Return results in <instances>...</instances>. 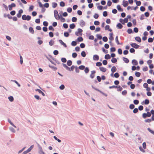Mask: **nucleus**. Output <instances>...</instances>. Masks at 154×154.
I'll use <instances>...</instances> for the list:
<instances>
[{"label":"nucleus","instance_id":"obj_3","mask_svg":"<svg viewBox=\"0 0 154 154\" xmlns=\"http://www.w3.org/2000/svg\"><path fill=\"white\" fill-rule=\"evenodd\" d=\"M38 146L39 149L38 151L39 154H46L43 150L42 147L39 144H38Z\"/></svg>","mask_w":154,"mask_h":154},{"label":"nucleus","instance_id":"obj_43","mask_svg":"<svg viewBox=\"0 0 154 154\" xmlns=\"http://www.w3.org/2000/svg\"><path fill=\"white\" fill-rule=\"evenodd\" d=\"M59 88L61 90H63L65 88V86L63 85H62L59 87Z\"/></svg>","mask_w":154,"mask_h":154},{"label":"nucleus","instance_id":"obj_1","mask_svg":"<svg viewBox=\"0 0 154 154\" xmlns=\"http://www.w3.org/2000/svg\"><path fill=\"white\" fill-rule=\"evenodd\" d=\"M8 122L13 127H9V129L13 133H15L16 132L15 129L17 128L16 126L10 120H8Z\"/></svg>","mask_w":154,"mask_h":154},{"label":"nucleus","instance_id":"obj_46","mask_svg":"<svg viewBox=\"0 0 154 154\" xmlns=\"http://www.w3.org/2000/svg\"><path fill=\"white\" fill-rule=\"evenodd\" d=\"M112 4V2H111L110 0H108L107 3V5L108 6H110Z\"/></svg>","mask_w":154,"mask_h":154},{"label":"nucleus","instance_id":"obj_31","mask_svg":"<svg viewBox=\"0 0 154 154\" xmlns=\"http://www.w3.org/2000/svg\"><path fill=\"white\" fill-rule=\"evenodd\" d=\"M29 30L30 32L31 33L33 34L34 33V31L33 30V28L31 27H30L29 28Z\"/></svg>","mask_w":154,"mask_h":154},{"label":"nucleus","instance_id":"obj_27","mask_svg":"<svg viewBox=\"0 0 154 154\" xmlns=\"http://www.w3.org/2000/svg\"><path fill=\"white\" fill-rule=\"evenodd\" d=\"M34 145H32L27 150L29 152H30L32 150V149L34 147Z\"/></svg>","mask_w":154,"mask_h":154},{"label":"nucleus","instance_id":"obj_15","mask_svg":"<svg viewBox=\"0 0 154 154\" xmlns=\"http://www.w3.org/2000/svg\"><path fill=\"white\" fill-rule=\"evenodd\" d=\"M99 69L101 71L103 72H105L106 71V69L103 67H100L99 68Z\"/></svg>","mask_w":154,"mask_h":154},{"label":"nucleus","instance_id":"obj_53","mask_svg":"<svg viewBox=\"0 0 154 154\" xmlns=\"http://www.w3.org/2000/svg\"><path fill=\"white\" fill-rule=\"evenodd\" d=\"M102 65V64L101 62H98L96 63V65L97 66H101Z\"/></svg>","mask_w":154,"mask_h":154},{"label":"nucleus","instance_id":"obj_29","mask_svg":"<svg viewBox=\"0 0 154 154\" xmlns=\"http://www.w3.org/2000/svg\"><path fill=\"white\" fill-rule=\"evenodd\" d=\"M105 58L106 59H109L110 58V56L109 54H107L105 55Z\"/></svg>","mask_w":154,"mask_h":154},{"label":"nucleus","instance_id":"obj_35","mask_svg":"<svg viewBox=\"0 0 154 154\" xmlns=\"http://www.w3.org/2000/svg\"><path fill=\"white\" fill-rule=\"evenodd\" d=\"M123 60L125 63H128L129 61L128 59L125 57L123 58Z\"/></svg>","mask_w":154,"mask_h":154},{"label":"nucleus","instance_id":"obj_2","mask_svg":"<svg viewBox=\"0 0 154 154\" xmlns=\"http://www.w3.org/2000/svg\"><path fill=\"white\" fill-rule=\"evenodd\" d=\"M22 19L24 20L29 21L31 19V17L29 15H26L25 14L23 15L22 17Z\"/></svg>","mask_w":154,"mask_h":154},{"label":"nucleus","instance_id":"obj_5","mask_svg":"<svg viewBox=\"0 0 154 154\" xmlns=\"http://www.w3.org/2000/svg\"><path fill=\"white\" fill-rule=\"evenodd\" d=\"M143 87L145 88H146V90L147 92L151 90L150 88L148 87V85L146 83H144L143 84Z\"/></svg>","mask_w":154,"mask_h":154},{"label":"nucleus","instance_id":"obj_57","mask_svg":"<svg viewBox=\"0 0 154 154\" xmlns=\"http://www.w3.org/2000/svg\"><path fill=\"white\" fill-rule=\"evenodd\" d=\"M72 9L71 8H68L67 9V11L69 13L71 12L72 11Z\"/></svg>","mask_w":154,"mask_h":154},{"label":"nucleus","instance_id":"obj_18","mask_svg":"<svg viewBox=\"0 0 154 154\" xmlns=\"http://www.w3.org/2000/svg\"><path fill=\"white\" fill-rule=\"evenodd\" d=\"M105 28L106 30H108L110 32H111L112 31L111 29H109V25H106L105 26Z\"/></svg>","mask_w":154,"mask_h":154},{"label":"nucleus","instance_id":"obj_48","mask_svg":"<svg viewBox=\"0 0 154 154\" xmlns=\"http://www.w3.org/2000/svg\"><path fill=\"white\" fill-rule=\"evenodd\" d=\"M77 20V18L75 17H72V21L73 22H75Z\"/></svg>","mask_w":154,"mask_h":154},{"label":"nucleus","instance_id":"obj_32","mask_svg":"<svg viewBox=\"0 0 154 154\" xmlns=\"http://www.w3.org/2000/svg\"><path fill=\"white\" fill-rule=\"evenodd\" d=\"M79 68L80 70H83L85 68V66L83 65H81L79 67Z\"/></svg>","mask_w":154,"mask_h":154},{"label":"nucleus","instance_id":"obj_64","mask_svg":"<svg viewBox=\"0 0 154 154\" xmlns=\"http://www.w3.org/2000/svg\"><path fill=\"white\" fill-rule=\"evenodd\" d=\"M99 17V15L97 14L96 13L94 15V17L95 19H97Z\"/></svg>","mask_w":154,"mask_h":154},{"label":"nucleus","instance_id":"obj_60","mask_svg":"<svg viewBox=\"0 0 154 154\" xmlns=\"http://www.w3.org/2000/svg\"><path fill=\"white\" fill-rule=\"evenodd\" d=\"M118 53L119 54H122V49L120 48L119 49H118Z\"/></svg>","mask_w":154,"mask_h":154},{"label":"nucleus","instance_id":"obj_42","mask_svg":"<svg viewBox=\"0 0 154 154\" xmlns=\"http://www.w3.org/2000/svg\"><path fill=\"white\" fill-rule=\"evenodd\" d=\"M20 63L21 64H22L23 63V57L22 56L20 55Z\"/></svg>","mask_w":154,"mask_h":154},{"label":"nucleus","instance_id":"obj_21","mask_svg":"<svg viewBox=\"0 0 154 154\" xmlns=\"http://www.w3.org/2000/svg\"><path fill=\"white\" fill-rule=\"evenodd\" d=\"M123 26L120 23H118L117 25V27L119 29H121L122 28Z\"/></svg>","mask_w":154,"mask_h":154},{"label":"nucleus","instance_id":"obj_55","mask_svg":"<svg viewBox=\"0 0 154 154\" xmlns=\"http://www.w3.org/2000/svg\"><path fill=\"white\" fill-rule=\"evenodd\" d=\"M89 69H88V67L85 68V70H84L85 72L86 73H88L89 72Z\"/></svg>","mask_w":154,"mask_h":154},{"label":"nucleus","instance_id":"obj_14","mask_svg":"<svg viewBox=\"0 0 154 154\" xmlns=\"http://www.w3.org/2000/svg\"><path fill=\"white\" fill-rule=\"evenodd\" d=\"M59 41L61 45L63 46L65 48L67 47V45H66L64 42H63L62 40H59Z\"/></svg>","mask_w":154,"mask_h":154},{"label":"nucleus","instance_id":"obj_45","mask_svg":"<svg viewBox=\"0 0 154 154\" xmlns=\"http://www.w3.org/2000/svg\"><path fill=\"white\" fill-rule=\"evenodd\" d=\"M77 40L79 42H82L83 40V39L82 37H79L77 38Z\"/></svg>","mask_w":154,"mask_h":154},{"label":"nucleus","instance_id":"obj_51","mask_svg":"<svg viewBox=\"0 0 154 154\" xmlns=\"http://www.w3.org/2000/svg\"><path fill=\"white\" fill-rule=\"evenodd\" d=\"M77 43L76 42L74 41H73L71 43V45L73 46H75L76 45Z\"/></svg>","mask_w":154,"mask_h":154},{"label":"nucleus","instance_id":"obj_9","mask_svg":"<svg viewBox=\"0 0 154 154\" xmlns=\"http://www.w3.org/2000/svg\"><path fill=\"white\" fill-rule=\"evenodd\" d=\"M131 45L132 47L134 48H137L139 47V45L134 43L131 44Z\"/></svg>","mask_w":154,"mask_h":154},{"label":"nucleus","instance_id":"obj_39","mask_svg":"<svg viewBox=\"0 0 154 154\" xmlns=\"http://www.w3.org/2000/svg\"><path fill=\"white\" fill-rule=\"evenodd\" d=\"M34 97L37 100H40L41 99L39 96L38 95H35L34 96Z\"/></svg>","mask_w":154,"mask_h":154},{"label":"nucleus","instance_id":"obj_63","mask_svg":"<svg viewBox=\"0 0 154 154\" xmlns=\"http://www.w3.org/2000/svg\"><path fill=\"white\" fill-rule=\"evenodd\" d=\"M63 26L65 29H67L68 27V25L66 23H64Z\"/></svg>","mask_w":154,"mask_h":154},{"label":"nucleus","instance_id":"obj_11","mask_svg":"<svg viewBox=\"0 0 154 154\" xmlns=\"http://www.w3.org/2000/svg\"><path fill=\"white\" fill-rule=\"evenodd\" d=\"M128 5V2L127 1L124 0L122 2V5L124 7H126Z\"/></svg>","mask_w":154,"mask_h":154},{"label":"nucleus","instance_id":"obj_16","mask_svg":"<svg viewBox=\"0 0 154 154\" xmlns=\"http://www.w3.org/2000/svg\"><path fill=\"white\" fill-rule=\"evenodd\" d=\"M109 39L110 41H112L113 40L114 38L113 37V34L112 33H110L109 34Z\"/></svg>","mask_w":154,"mask_h":154},{"label":"nucleus","instance_id":"obj_30","mask_svg":"<svg viewBox=\"0 0 154 154\" xmlns=\"http://www.w3.org/2000/svg\"><path fill=\"white\" fill-rule=\"evenodd\" d=\"M67 63L68 66H70L72 64V62L71 60H69L67 61Z\"/></svg>","mask_w":154,"mask_h":154},{"label":"nucleus","instance_id":"obj_50","mask_svg":"<svg viewBox=\"0 0 154 154\" xmlns=\"http://www.w3.org/2000/svg\"><path fill=\"white\" fill-rule=\"evenodd\" d=\"M142 146L143 147L144 149H145L146 148V143L145 142H143V143Z\"/></svg>","mask_w":154,"mask_h":154},{"label":"nucleus","instance_id":"obj_52","mask_svg":"<svg viewBox=\"0 0 154 154\" xmlns=\"http://www.w3.org/2000/svg\"><path fill=\"white\" fill-rule=\"evenodd\" d=\"M72 57L73 58H75L77 56V54L75 53H74L72 54Z\"/></svg>","mask_w":154,"mask_h":154},{"label":"nucleus","instance_id":"obj_38","mask_svg":"<svg viewBox=\"0 0 154 154\" xmlns=\"http://www.w3.org/2000/svg\"><path fill=\"white\" fill-rule=\"evenodd\" d=\"M69 27L71 29H74L75 27V25L74 23H72L70 25Z\"/></svg>","mask_w":154,"mask_h":154},{"label":"nucleus","instance_id":"obj_19","mask_svg":"<svg viewBox=\"0 0 154 154\" xmlns=\"http://www.w3.org/2000/svg\"><path fill=\"white\" fill-rule=\"evenodd\" d=\"M132 63L133 65H137L138 64V62L137 61L135 60H132Z\"/></svg>","mask_w":154,"mask_h":154},{"label":"nucleus","instance_id":"obj_25","mask_svg":"<svg viewBox=\"0 0 154 154\" xmlns=\"http://www.w3.org/2000/svg\"><path fill=\"white\" fill-rule=\"evenodd\" d=\"M135 39L138 42H140L141 40L140 38L139 37H136L135 38Z\"/></svg>","mask_w":154,"mask_h":154},{"label":"nucleus","instance_id":"obj_36","mask_svg":"<svg viewBox=\"0 0 154 154\" xmlns=\"http://www.w3.org/2000/svg\"><path fill=\"white\" fill-rule=\"evenodd\" d=\"M60 21L61 22H64L65 21V19L62 17L60 16Z\"/></svg>","mask_w":154,"mask_h":154},{"label":"nucleus","instance_id":"obj_44","mask_svg":"<svg viewBox=\"0 0 154 154\" xmlns=\"http://www.w3.org/2000/svg\"><path fill=\"white\" fill-rule=\"evenodd\" d=\"M103 40L104 42H106L108 40L107 37L106 36L103 37Z\"/></svg>","mask_w":154,"mask_h":154},{"label":"nucleus","instance_id":"obj_10","mask_svg":"<svg viewBox=\"0 0 154 154\" xmlns=\"http://www.w3.org/2000/svg\"><path fill=\"white\" fill-rule=\"evenodd\" d=\"M36 91H38L39 94H41L43 96H45V94L40 90L37 89L35 90Z\"/></svg>","mask_w":154,"mask_h":154},{"label":"nucleus","instance_id":"obj_23","mask_svg":"<svg viewBox=\"0 0 154 154\" xmlns=\"http://www.w3.org/2000/svg\"><path fill=\"white\" fill-rule=\"evenodd\" d=\"M49 66L50 68H51L53 70H54V71L56 70L57 69V67H55V66H51V65H49Z\"/></svg>","mask_w":154,"mask_h":154},{"label":"nucleus","instance_id":"obj_28","mask_svg":"<svg viewBox=\"0 0 154 154\" xmlns=\"http://www.w3.org/2000/svg\"><path fill=\"white\" fill-rule=\"evenodd\" d=\"M140 150L142 152L144 153L145 152V151L144 149H143L141 146L139 147Z\"/></svg>","mask_w":154,"mask_h":154},{"label":"nucleus","instance_id":"obj_59","mask_svg":"<svg viewBox=\"0 0 154 154\" xmlns=\"http://www.w3.org/2000/svg\"><path fill=\"white\" fill-rule=\"evenodd\" d=\"M114 76L116 78H118L119 77V75L118 73H116L114 75Z\"/></svg>","mask_w":154,"mask_h":154},{"label":"nucleus","instance_id":"obj_17","mask_svg":"<svg viewBox=\"0 0 154 154\" xmlns=\"http://www.w3.org/2000/svg\"><path fill=\"white\" fill-rule=\"evenodd\" d=\"M116 70H117L115 66H113L112 68L111 69V71L112 73H114L116 71Z\"/></svg>","mask_w":154,"mask_h":154},{"label":"nucleus","instance_id":"obj_47","mask_svg":"<svg viewBox=\"0 0 154 154\" xmlns=\"http://www.w3.org/2000/svg\"><path fill=\"white\" fill-rule=\"evenodd\" d=\"M34 8V6L32 5H31L30 6L29 8V11H31L33 10Z\"/></svg>","mask_w":154,"mask_h":154},{"label":"nucleus","instance_id":"obj_13","mask_svg":"<svg viewBox=\"0 0 154 154\" xmlns=\"http://www.w3.org/2000/svg\"><path fill=\"white\" fill-rule=\"evenodd\" d=\"M96 72L95 71H91V74L90 75V76L91 79H93L94 77V74Z\"/></svg>","mask_w":154,"mask_h":154},{"label":"nucleus","instance_id":"obj_56","mask_svg":"<svg viewBox=\"0 0 154 154\" xmlns=\"http://www.w3.org/2000/svg\"><path fill=\"white\" fill-rule=\"evenodd\" d=\"M94 6V5L93 3H90L88 5V7L89 8H92Z\"/></svg>","mask_w":154,"mask_h":154},{"label":"nucleus","instance_id":"obj_40","mask_svg":"<svg viewBox=\"0 0 154 154\" xmlns=\"http://www.w3.org/2000/svg\"><path fill=\"white\" fill-rule=\"evenodd\" d=\"M135 75L137 77H139L140 75V73L138 72H136L135 73Z\"/></svg>","mask_w":154,"mask_h":154},{"label":"nucleus","instance_id":"obj_58","mask_svg":"<svg viewBox=\"0 0 154 154\" xmlns=\"http://www.w3.org/2000/svg\"><path fill=\"white\" fill-rule=\"evenodd\" d=\"M53 54L55 55H57L58 54V51L57 50H54L53 52Z\"/></svg>","mask_w":154,"mask_h":154},{"label":"nucleus","instance_id":"obj_62","mask_svg":"<svg viewBox=\"0 0 154 154\" xmlns=\"http://www.w3.org/2000/svg\"><path fill=\"white\" fill-rule=\"evenodd\" d=\"M16 13V12L14 11H13L10 12V14L11 15H14Z\"/></svg>","mask_w":154,"mask_h":154},{"label":"nucleus","instance_id":"obj_20","mask_svg":"<svg viewBox=\"0 0 154 154\" xmlns=\"http://www.w3.org/2000/svg\"><path fill=\"white\" fill-rule=\"evenodd\" d=\"M8 99L9 101L12 102L14 101V98L13 96H10L8 97Z\"/></svg>","mask_w":154,"mask_h":154},{"label":"nucleus","instance_id":"obj_4","mask_svg":"<svg viewBox=\"0 0 154 154\" xmlns=\"http://www.w3.org/2000/svg\"><path fill=\"white\" fill-rule=\"evenodd\" d=\"M54 15L55 18L57 20L60 19V16H59L58 12L57 10L54 11Z\"/></svg>","mask_w":154,"mask_h":154},{"label":"nucleus","instance_id":"obj_6","mask_svg":"<svg viewBox=\"0 0 154 154\" xmlns=\"http://www.w3.org/2000/svg\"><path fill=\"white\" fill-rule=\"evenodd\" d=\"M16 4L14 3H12L11 5H8V9L10 11H11L12 10L13 7H16Z\"/></svg>","mask_w":154,"mask_h":154},{"label":"nucleus","instance_id":"obj_8","mask_svg":"<svg viewBox=\"0 0 154 154\" xmlns=\"http://www.w3.org/2000/svg\"><path fill=\"white\" fill-rule=\"evenodd\" d=\"M99 59V56L97 54L94 55L93 56V60L94 61L98 60Z\"/></svg>","mask_w":154,"mask_h":154},{"label":"nucleus","instance_id":"obj_34","mask_svg":"<svg viewBox=\"0 0 154 154\" xmlns=\"http://www.w3.org/2000/svg\"><path fill=\"white\" fill-rule=\"evenodd\" d=\"M82 56L83 57H85L86 56V53L85 51H82L81 53Z\"/></svg>","mask_w":154,"mask_h":154},{"label":"nucleus","instance_id":"obj_61","mask_svg":"<svg viewBox=\"0 0 154 154\" xmlns=\"http://www.w3.org/2000/svg\"><path fill=\"white\" fill-rule=\"evenodd\" d=\"M61 60L63 63H65L66 61V60L65 58H62L61 59Z\"/></svg>","mask_w":154,"mask_h":154},{"label":"nucleus","instance_id":"obj_22","mask_svg":"<svg viewBox=\"0 0 154 154\" xmlns=\"http://www.w3.org/2000/svg\"><path fill=\"white\" fill-rule=\"evenodd\" d=\"M117 8L118 10L120 11H122L123 10L121 8V6L120 5H118L117 6Z\"/></svg>","mask_w":154,"mask_h":154},{"label":"nucleus","instance_id":"obj_49","mask_svg":"<svg viewBox=\"0 0 154 154\" xmlns=\"http://www.w3.org/2000/svg\"><path fill=\"white\" fill-rule=\"evenodd\" d=\"M60 6L61 7H64L65 6V3L63 2H61L60 3Z\"/></svg>","mask_w":154,"mask_h":154},{"label":"nucleus","instance_id":"obj_12","mask_svg":"<svg viewBox=\"0 0 154 154\" xmlns=\"http://www.w3.org/2000/svg\"><path fill=\"white\" fill-rule=\"evenodd\" d=\"M79 24L81 26L83 27L85 25V23L83 20H81Z\"/></svg>","mask_w":154,"mask_h":154},{"label":"nucleus","instance_id":"obj_24","mask_svg":"<svg viewBox=\"0 0 154 154\" xmlns=\"http://www.w3.org/2000/svg\"><path fill=\"white\" fill-rule=\"evenodd\" d=\"M12 81L15 82L17 85L18 87H20V84H19L17 81L15 80H12Z\"/></svg>","mask_w":154,"mask_h":154},{"label":"nucleus","instance_id":"obj_37","mask_svg":"<svg viewBox=\"0 0 154 154\" xmlns=\"http://www.w3.org/2000/svg\"><path fill=\"white\" fill-rule=\"evenodd\" d=\"M111 61L112 63H114L117 62V60L115 58H112L111 59Z\"/></svg>","mask_w":154,"mask_h":154},{"label":"nucleus","instance_id":"obj_54","mask_svg":"<svg viewBox=\"0 0 154 154\" xmlns=\"http://www.w3.org/2000/svg\"><path fill=\"white\" fill-rule=\"evenodd\" d=\"M54 43V42L52 40H51L49 42V45L50 46H52L53 45Z\"/></svg>","mask_w":154,"mask_h":154},{"label":"nucleus","instance_id":"obj_26","mask_svg":"<svg viewBox=\"0 0 154 154\" xmlns=\"http://www.w3.org/2000/svg\"><path fill=\"white\" fill-rule=\"evenodd\" d=\"M116 88H118L117 91H121L122 90V88L120 86H116Z\"/></svg>","mask_w":154,"mask_h":154},{"label":"nucleus","instance_id":"obj_7","mask_svg":"<svg viewBox=\"0 0 154 154\" xmlns=\"http://www.w3.org/2000/svg\"><path fill=\"white\" fill-rule=\"evenodd\" d=\"M23 10L22 9H20L18 11V13L17 14V17L18 18H20L21 15V14L23 13Z\"/></svg>","mask_w":154,"mask_h":154},{"label":"nucleus","instance_id":"obj_41","mask_svg":"<svg viewBox=\"0 0 154 154\" xmlns=\"http://www.w3.org/2000/svg\"><path fill=\"white\" fill-rule=\"evenodd\" d=\"M147 130L150 133L154 135V131L151 130L149 128H148Z\"/></svg>","mask_w":154,"mask_h":154},{"label":"nucleus","instance_id":"obj_33","mask_svg":"<svg viewBox=\"0 0 154 154\" xmlns=\"http://www.w3.org/2000/svg\"><path fill=\"white\" fill-rule=\"evenodd\" d=\"M57 5V3L55 2H53L52 3V6L53 8H55Z\"/></svg>","mask_w":154,"mask_h":154}]
</instances>
